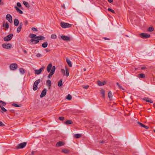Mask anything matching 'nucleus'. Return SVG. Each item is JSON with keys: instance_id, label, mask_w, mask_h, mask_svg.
Here are the masks:
<instances>
[{"instance_id": "obj_1", "label": "nucleus", "mask_w": 155, "mask_h": 155, "mask_svg": "<svg viewBox=\"0 0 155 155\" xmlns=\"http://www.w3.org/2000/svg\"><path fill=\"white\" fill-rule=\"evenodd\" d=\"M29 37L30 38H31L30 41L32 42V44H36L39 42V41L36 40V37H37L36 35L34 34H30Z\"/></svg>"}, {"instance_id": "obj_2", "label": "nucleus", "mask_w": 155, "mask_h": 155, "mask_svg": "<svg viewBox=\"0 0 155 155\" xmlns=\"http://www.w3.org/2000/svg\"><path fill=\"white\" fill-rule=\"evenodd\" d=\"M60 26L63 28H69L71 26V25L64 22H61L60 23Z\"/></svg>"}, {"instance_id": "obj_3", "label": "nucleus", "mask_w": 155, "mask_h": 155, "mask_svg": "<svg viewBox=\"0 0 155 155\" xmlns=\"http://www.w3.org/2000/svg\"><path fill=\"white\" fill-rule=\"evenodd\" d=\"M18 68V65L16 63H12L10 64L9 66L10 69L12 71H15Z\"/></svg>"}, {"instance_id": "obj_4", "label": "nucleus", "mask_w": 155, "mask_h": 155, "mask_svg": "<svg viewBox=\"0 0 155 155\" xmlns=\"http://www.w3.org/2000/svg\"><path fill=\"white\" fill-rule=\"evenodd\" d=\"M13 36V35L12 34H10L6 37H5L4 38V41H10L12 39Z\"/></svg>"}, {"instance_id": "obj_5", "label": "nucleus", "mask_w": 155, "mask_h": 155, "mask_svg": "<svg viewBox=\"0 0 155 155\" xmlns=\"http://www.w3.org/2000/svg\"><path fill=\"white\" fill-rule=\"evenodd\" d=\"M55 70V67L54 66H53L51 70V72L49 74L48 76V78H50L53 74H54V72Z\"/></svg>"}, {"instance_id": "obj_6", "label": "nucleus", "mask_w": 155, "mask_h": 155, "mask_svg": "<svg viewBox=\"0 0 155 155\" xmlns=\"http://www.w3.org/2000/svg\"><path fill=\"white\" fill-rule=\"evenodd\" d=\"M2 47L5 49H8L11 48L12 47V45L11 44H2Z\"/></svg>"}, {"instance_id": "obj_7", "label": "nucleus", "mask_w": 155, "mask_h": 155, "mask_svg": "<svg viewBox=\"0 0 155 155\" xmlns=\"http://www.w3.org/2000/svg\"><path fill=\"white\" fill-rule=\"evenodd\" d=\"M26 143L23 142L18 144L17 146V149H22L24 148L26 145Z\"/></svg>"}, {"instance_id": "obj_8", "label": "nucleus", "mask_w": 155, "mask_h": 155, "mask_svg": "<svg viewBox=\"0 0 155 155\" xmlns=\"http://www.w3.org/2000/svg\"><path fill=\"white\" fill-rule=\"evenodd\" d=\"M140 35L142 38H148L150 37V35L147 33H142L140 34Z\"/></svg>"}, {"instance_id": "obj_9", "label": "nucleus", "mask_w": 155, "mask_h": 155, "mask_svg": "<svg viewBox=\"0 0 155 155\" xmlns=\"http://www.w3.org/2000/svg\"><path fill=\"white\" fill-rule=\"evenodd\" d=\"M45 68V67L43 66L38 70H35V73L36 74H40L41 72L43 71Z\"/></svg>"}, {"instance_id": "obj_10", "label": "nucleus", "mask_w": 155, "mask_h": 155, "mask_svg": "<svg viewBox=\"0 0 155 155\" xmlns=\"http://www.w3.org/2000/svg\"><path fill=\"white\" fill-rule=\"evenodd\" d=\"M6 18L10 23L12 22V17L10 14H7L6 16Z\"/></svg>"}, {"instance_id": "obj_11", "label": "nucleus", "mask_w": 155, "mask_h": 155, "mask_svg": "<svg viewBox=\"0 0 155 155\" xmlns=\"http://www.w3.org/2000/svg\"><path fill=\"white\" fill-rule=\"evenodd\" d=\"M61 38L65 41H70V38L68 36H66L65 35H62L61 36Z\"/></svg>"}, {"instance_id": "obj_12", "label": "nucleus", "mask_w": 155, "mask_h": 155, "mask_svg": "<svg viewBox=\"0 0 155 155\" xmlns=\"http://www.w3.org/2000/svg\"><path fill=\"white\" fill-rule=\"evenodd\" d=\"M47 90L46 89H44L42 91L41 94H40V97H42L45 96L46 94Z\"/></svg>"}, {"instance_id": "obj_13", "label": "nucleus", "mask_w": 155, "mask_h": 155, "mask_svg": "<svg viewBox=\"0 0 155 155\" xmlns=\"http://www.w3.org/2000/svg\"><path fill=\"white\" fill-rule=\"evenodd\" d=\"M142 99L147 102H150L151 103H153V101L151 99H150L149 97H144Z\"/></svg>"}, {"instance_id": "obj_14", "label": "nucleus", "mask_w": 155, "mask_h": 155, "mask_svg": "<svg viewBox=\"0 0 155 155\" xmlns=\"http://www.w3.org/2000/svg\"><path fill=\"white\" fill-rule=\"evenodd\" d=\"M64 142L62 141H60L56 143V147H59L63 146L64 145Z\"/></svg>"}, {"instance_id": "obj_15", "label": "nucleus", "mask_w": 155, "mask_h": 155, "mask_svg": "<svg viewBox=\"0 0 155 155\" xmlns=\"http://www.w3.org/2000/svg\"><path fill=\"white\" fill-rule=\"evenodd\" d=\"M36 38V40L38 41L43 40H44L45 38L44 36L41 35L37 36Z\"/></svg>"}, {"instance_id": "obj_16", "label": "nucleus", "mask_w": 155, "mask_h": 155, "mask_svg": "<svg viewBox=\"0 0 155 155\" xmlns=\"http://www.w3.org/2000/svg\"><path fill=\"white\" fill-rule=\"evenodd\" d=\"M66 61L69 67H72V63L70 60L68 58H66Z\"/></svg>"}, {"instance_id": "obj_17", "label": "nucleus", "mask_w": 155, "mask_h": 155, "mask_svg": "<svg viewBox=\"0 0 155 155\" xmlns=\"http://www.w3.org/2000/svg\"><path fill=\"white\" fill-rule=\"evenodd\" d=\"M52 65L51 63L49 64L48 65L47 68V69L48 72H50L51 68H52Z\"/></svg>"}, {"instance_id": "obj_18", "label": "nucleus", "mask_w": 155, "mask_h": 155, "mask_svg": "<svg viewBox=\"0 0 155 155\" xmlns=\"http://www.w3.org/2000/svg\"><path fill=\"white\" fill-rule=\"evenodd\" d=\"M106 82L105 81L103 82H101L100 81H98L97 82V84L99 86H102L104 85Z\"/></svg>"}, {"instance_id": "obj_19", "label": "nucleus", "mask_w": 155, "mask_h": 155, "mask_svg": "<svg viewBox=\"0 0 155 155\" xmlns=\"http://www.w3.org/2000/svg\"><path fill=\"white\" fill-rule=\"evenodd\" d=\"M15 8L16 9L17 12L19 14H22L23 13V12L20 9L18 8L16 6H15Z\"/></svg>"}, {"instance_id": "obj_20", "label": "nucleus", "mask_w": 155, "mask_h": 155, "mask_svg": "<svg viewBox=\"0 0 155 155\" xmlns=\"http://www.w3.org/2000/svg\"><path fill=\"white\" fill-rule=\"evenodd\" d=\"M14 25L15 26H17L19 24V21L17 18H15L14 20Z\"/></svg>"}, {"instance_id": "obj_21", "label": "nucleus", "mask_w": 155, "mask_h": 155, "mask_svg": "<svg viewBox=\"0 0 155 155\" xmlns=\"http://www.w3.org/2000/svg\"><path fill=\"white\" fill-rule=\"evenodd\" d=\"M100 93L102 95V97L104 98L105 97V91L103 89H102L101 90Z\"/></svg>"}, {"instance_id": "obj_22", "label": "nucleus", "mask_w": 155, "mask_h": 155, "mask_svg": "<svg viewBox=\"0 0 155 155\" xmlns=\"http://www.w3.org/2000/svg\"><path fill=\"white\" fill-rule=\"evenodd\" d=\"M70 151L67 149H63L62 150L61 152L65 154H68L69 153Z\"/></svg>"}, {"instance_id": "obj_23", "label": "nucleus", "mask_w": 155, "mask_h": 155, "mask_svg": "<svg viewBox=\"0 0 155 155\" xmlns=\"http://www.w3.org/2000/svg\"><path fill=\"white\" fill-rule=\"evenodd\" d=\"M46 83L48 86L49 88H50L51 86V82L50 80H48L46 81Z\"/></svg>"}, {"instance_id": "obj_24", "label": "nucleus", "mask_w": 155, "mask_h": 155, "mask_svg": "<svg viewBox=\"0 0 155 155\" xmlns=\"http://www.w3.org/2000/svg\"><path fill=\"white\" fill-rule=\"evenodd\" d=\"M81 135L80 134H76L74 136V137L76 138H78L81 137Z\"/></svg>"}, {"instance_id": "obj_25", "label": "nucleus", "mask_w": 155, "mask_h": 155, "mask_svg": "<svg viewBox=\"0 0 155 155\" xmlns=\"http://www.w3.org/2000/svg\"><path fill=\"white\" fill-rule=\"evenodd\" d=\"M48 45V42H45L42 44V46L43 48H46V47H47Z\"/></svg>"}, {"instance_id": "obj_26", "label": "nucleus", "mask_w": 155, "mask_h": 155, "mask_svg": "<svg viewBox=\"0 0 155 155\" xmlns=\"http://www.w3.org/2000/svg\"><path fill=\"white\" fill-rule=\"evenodd\" d=\"M3 26L5 27V28H6V29H5V30H7V29L9 27V25L8 23L6 22L5 24V22H4V23L3 25Z\"/></svg>"}, {"instance_id": "obj_27", "label": "nucleus", "mask_w": 155, "mask_h": 155, "mask_svg": "<svg viewBox=\"0 0 155 155\" xmlns=\"http://www.w3.org/2000/svg\"><path fill=\"white\" fill-rule=\"evenodd\" d=\"M24 5L28 8H29L30 7V5L28 4V3L24 1L23 2Z\"/></svg>"}, {"instance_id": "obj_28", "label": "nucleus", "mask_w": 155, "mask_h": 155, "mask_svg": "<svg viewBox=\"0 0 155 155\" xmlns=\"http://www.w3.org/2000/svg\"><path fill=\"white\" fill-rule=\"evenodd\" d=\"M20 73L22 74H23L25 73V70L23 68H20L19 69Z\"/></svg>"}, {"instance_id": "obj_29", "label": "nucleus", "mask_w": 155, "mask_h": 155, "mask_svg": "<svg viewBox=\"0 0 155 155\" xmlns=\"http://www.w3.org/2000/svg\"><path fill=\"white\" fill-rule=\"evenodd\" d=\"M138 77L139 78H144L145 77V75L143 74H140L138 75Z\"/></svg>"}, {"instance_id": "obj_30", "label": "nucleus", "mask_w": 155, "mask_h": 155, "mask_svg": "<svg viewBox=\"0 0 155 155\" xmlns=\"http://www.w3.org/2000/svg\"><path fill=\"white\" fill-rule=\"evenodd\" d=\"M65 123L67 125L71 124L72 123V122L71 120H67L65 122Z\"/></svg>"}, {"instance_id": "obj_31", "label": "nucleus", "mask_w": 155, "mask_h": 155, "mask_svg": "<svg viewBox=\"0 0 155 155\" xmlns=\"http://www.w3.org/2000/svg\"><path fill=\"white\" fill-rule=\"evenodd\" d=\"M40 81L41 80L40 79H38L35 82L34 84L38 86V84Z\"/></svg>"}, {"instance_id": "obj_32", "label": "nucleus", "mask_w": 155, "mask_h": 155, "mask_svg": "<svg viewBox=\"0 0 155 155\" xmlns=\"http://www.w3.org/2000/svg\"><path fill=\"white\" fill-rule=\"evenodd\" d=\"M66 99L69 100H71L72 99L71 96L70 94H68L66 97Z\"/></svg>"}, {"instance_id": "obj_33", "label": "nucleus", "mask_w": 155, "mask_h": 155, "mask_svg": "<svg viewBox=\"0 0 155 155\" xmlns=\"http://www.w3.org/2000/svg\"><path fill=\"white\" fill-rule=\"evenodd\" d=\"M62 85V80L61 79L60 80V81H59V82L58 83V86L59 87H61Z\"/></svg>"}, {"instance_id": "obj_34", "label": "nucleus", "mask_w": 155, "mask_h": 155, "mask_svg": "<svg viewBox=\"0 0 155 155\" xmlns=\"http://www.w3.org/2000/svg\"><path fill=\"white\" fill-rule=\"evenodd\" d=\"M0 107L1 109L3 111V112H6L7 111V110L4 108V107L2 106L1 105H0Z\"/></svg>"}, {"instance_id": "obj_35", "label": "nucleus", "mask_w": 155, "mask_h": 155, "mask_svg": "<svg viewBox=\"0 0 155 155\" xmlns=\"http://www.w3.org/2000/svg\"><path fill=\"white\" fill-rule=\"evenodd\" d=\"M38 88L37 85L34 84L33 86V90L34 91H36Z\"/></svg>"}, {"instance_id": "obj_36", "label": "nucleus", "mask_w": 155, "mask_h": 155, "mask_svg": "<svg viewBox=\"0 0 155 155\" xmlns=\"http://www.w3.org/2000/svg\"><path fill=\"white\" fill-rule=\"evenodd\" d=\"M66 73L65 75L67 77H68L69 75V72L68 70V69L67 68H66Z\"/></svg>"}, {"instance_id": "obj_37", "label": "nucleus", "mask_w": 155, "mask_h": 155, "mask_svg": "<svg viewBox=\"0 0 155 155\" xmlns=\"http://www.w3.org/2000/svg\"><path fill=\"white\" fill-rule=\"evenodd\" d=\"M108 96L109 98L112 97V94L111 91H109L108 94Z\"/></svg>"}, {"instance_id": "obj_38", "label": "nucleus", "mask_w": 155, "mask_h": 155, "mask_svg": "<svg viewBox=\"0 0 155 155\" xmlns=\"http://www.w3.org/2000/svg\"><path fill=\"white\" fill-rule=\"evenodd\" d=\"M22 27L18 26V27L17 28V32L18 33H19L21 31Z\"/></svg>"}, {"instance_id": "obj_39", "label": "nucleus", "mask_w": 155, "mask_h": 155, "mask_svg": "<svg viewBox=\"0 0 155 155\" xmlns=\"http://www.w3.org/2000/svg\"><path fill=\"white\" fill-rule=\"evenodd\" d=\"M12 105L14 107H20L21 106V105H18L15 103L13 104H12Z\"/></svg>"}, {"instance_id": "obj_40", "label": "nucleus", "mask_w": 155, "mask_h": 155, "mask_svg": "<svg viewBox=\"0 0 155 155\" xmlns=\"http://www.w3.org/2000/svg\"><path fill=\"white\" fill-rule=\"evenodd\" d=\"M51 38L53 39H55L57 38L56 35L54 34H52L51 35Z\"/></svg>"}, {"instance_id": "obj_41", "label": "nucleus", "mask_w": 155, "mask_h": 155, "mask_svg": "<svg viewBox=\"0 0 155 155\" xmlns=\"http://www.w3.org/2000/svg\"><path fill=\"white\" fill-rule=\"evenodd\" d=\"M153 30H154V28L152 27H150L148 28V31H150V32L153 31Z\"/></svg>"}, {"instance_id": "obj_42", "label": "nucleus", "mask_w": 155, "mask_h": 155, "mask_svg": "<svg viewBox=\"0 0 155 155\" xmlns=\"http://www.w3.org/2000/svg\"><path fill=\"white\" fill-rule=\"evenodd\" d=\"M108 11L110 12L113 13H115V11L113 9L110 8H108L107 9Z\"/></svg>"}, {"instance_id": "obj_43", "label": "nucleus", "mask_w": 155, "mask_h": 155, "mask_svg": "<svg viewBox=\"0 0 155 155\" xmlns=\"http://www.w3.org/2000/svg\"><path fill=\"white\" fill-rule=\"evenodd\" d=\"M61 72L63 73L64 75H65V72L64 69H61Z\"/></svg>"}, {"instance_id": "obj_44", "label": "nucleus", "mask_w": 155, "mask_h": 155, "mask_svg": "<svg viewBox=\"0 0 155 155\" xmlns=\"http://www.w3.org/2000/svg\"><path fill=\"white\" fill-rule=\"evenodd\" d=\"M2 103V106H5V105L6 104L5 102L2 101H0V103Z\"/></svg>"}, {"instance_id": "obj_45", "label": "nucleus", "mask_w": 155, "mask_h": 155, "mask_svg": "<svg viewBox=\"0 0 155 155\" xmlns=\"http://www.w3.org/2000/svg\"><path fill=\"white\" fill-rule=\"evenodd\" d=\"M17 5L19 8H21V3L18 2L17 3Z\"/></svg>"}, {"instance_id": "obj_46", "label": "nucleus", "mask_w": 155, "mask_h": 155, "mask_svg": "<svg viewBox=\"0 0 155 155\" xmlns=\"http://www.w3.org/2000/svg\"><path fill=\"white\" fill-rule=\"evenodd\" d=\"M31 29L32 31H38V30L37 29V28H35V27H33V28H32Z\"/></svg>"}, {"instance_id": "obj_47", "label": "nucleus", "mask_w": 155, "mask_h": 155, "mask_svg": "<svg viewBox=\"0 0 155 155\" xmlns=\"http://www.w3.org/2000/svg\"><path fill=\"white\" fill-rule=\"evenodd\" d=\"M5 124L3 123L0 121V126L3 127L5 126Z\"/></svg>"}, {"instance_id": "obj_48", "label": "nucleus", "mask_w": 155, "mask_h": 155, "mask_svg": "<svg viewBox=\"0 0 155 155\" xmlns=\"http://www.w3.org/2000/svg\"><path fill=\"white\" fill-rule=\"evenodd\" d=\"M142 127L145 128L146 129H148L149 128V127L148 126H146L144 124Z\"/></svg>"}, {"instance_id": "obj_49", "label": "nucleus", "mask_w": 155, "mask_h": 155, "mask_svg": "<svg viewBox=\"0 0 155 155\" xmlns=\"http://www.w3.org/2000/svg\"><path fill=\"white\" fill-rule=\"evenodd\" d=\"M137 123L138 124H139L141 127H142V126L143 125V124L140 122H137Z\"/></svg>"}, {"instance_id": "obj_50", "label": "nucleus", "mask_w": 155, "mask_h": 155, "mask_svg": "<svg viewBox=\"0 0 155 155\" xmlns=\"http://www.w3.org/2000/svg\"><path fill=\"white\" fill-rule=\"evenodd\" d=\"M59 119L61 120H63L64 119V118L63 117H60Z\"/></svg>"}, {"instance_id": "obj_51", "label": "nucleus", "mask_w": 155, "mask_h": 155, "mask_svg": "<svg viewBox=\"0 0 155 155\" xmlns=\"http://www.w3.org/2000/svg\"><path fill=\"white\" fill-rule=\"evenodd\" d=\"M89 87V86L88 85L84 86L83 87V88L87 89Z\"/></svg>"}, {"instance_id": "obj_52", "label": "nucleus", "mask_w": 155, "mask_h": 155, "mask_svg": "<svg viewBox=\"0 0 155 155\" xmlns=\"http://www.w3.org/2000/svg\"><path fill=\"white\" fill-rule=\"evenodd\" d=\"M118 87L119 88L123 90H124V89L120 85Z\"/></svg>"}, {"instance_id": "obj_53", "label": "nucleus", "mask_w": 155, "mask_h": 155, "mask_svg": "<svg viewBox=\"0 0 155 155\" xmlns=\"http://www.w3.org/2000/svg\"><path fill=\"white\" fill-rule=\"evenodd\" d=\"M22 26H23L22 23V22H20L19 23V26L21 27H22Z\"/></svg>"}, {"instance_id": "obj_54", "label": "nucleus", "mask_w": 155, "mask_h": 155, "mask_svg": "<svg viewBox=\"0 0 155 155\" xmlns=\"http://www.w3.org/2000/svg\"><path fill=\"white\" fill-rule=\"evenodd\" d=\"M24 24L25 25H26L28 24V22L27 21H25Z\"/></svg>"}, {"instance_id": "obj_55", "label": "nucleus", "mask_w": 155, "mask_h": 155, "mask_svg": "<svg viewBox=\"0 0 155 155\" xmlns=\"http://www.w3.org/2000/svg\"><path fill=\"white\" fill-rule=\"evenodd\" d=\"M103 38L104 39L106 40H110V39L109 38H107L103 37Z\"/></svg>"}, {"instance_id": "obj_56", "label": "nucleus", "mask_w": 155, "mask_h": 155, "mask_svg": "<svg viewBox=\"0 0 155 155\" xmlns=\"http://www.w3.org/2000/svg\"><path fill=\"white\" fill-rule=\"evenodd\" d=\"M36 56L38 57H40L41 56V55L40 53H38V54H37Z\"/></svg>"}, {"instance_id": "obj_57", "label": "nucleus", "mask_w": 155, "mask_h": 155, "mask_svg": "<svg viewBox=\"0 0 155 155\" xmlns=\"http://www.w3.org/2000/svg\"><path fill=\"white\" fill-rule=\"evenodd\" d=\"M45 50L47 52H49L50 51V50L49 49H45Z\"/></svg>"}, {"instance_id": "obj_58", "label": "nucleus", "mask_w": 155, "mask_h": 155, "mask_svg": "<svg viewBox=\"0 0 155 155\" xmlns=\"http://www.w3.org/2000/svg\"><path fill=\"white\" fill-rule=\"evenodd\" d=\"M3 3L2 2V0H0V5H3Z\"/></svg>"}, {"instance_id": "obj_59", "label": "nucleus", "mask_w": 155, "mask_h": 155, "mask_svg": "<svg viewBox=\"0 0 155 155\" xmlns=\"http://www.w3.org/2000/svg\"><path fill=\"white\" fill-rule=\"evenodd\" d=\"M146 68L145 67H142L141 68V69L142 70H143L145 69Z\"/></svg>"}, {"instance_id": "obj_60", "label": "nucleus", "mask_w": 155, "mask_h": 155, "mask_svg": "<svg viewBox=\"0 0 155 155\" xmlns=\"http://www.w3.org/2000/svg\"><path fill=\"white\" fill-rule=\"evenodd\" d=\"M109 2L111 3L113 2V0H108Z\"/></svg>"}, {"instance_id": "obj_61", "label": "nucleus", "mask_w": 155, "mask_h": 155, "mask_svg": "<svg viewBox=\"0 0 155 155\" xmlns=\"http://www.w3.org/2000/svg\"><path fill=\"white\" fill-rule=\"evenodd\" d=\"M23 52L25 54H27V51L26 50H24L23 51Z\"/></svg>"}, {"instance_id": "obj_62", "label": "nucleus", "mask_w": 155, "mask_h": 155, "mask_svg": "<svg viewBox=\"0 0 155 155\" xmlns=\"http://www.w3.org/2000/svg\"><path fill=\"white\" fill-rule=\"evenodd\" d=\"M62 7L63 8H65V5H63L62 6Z\"/></svg>"}, {"instance_id": "obj_63", "label": "nucleus", "mask_w": 155, "mask_h": 155, "mask_svg": "<svg viewBox=\"0 0 155 155\" xmlns=\"http://www.w3.org/2000/svg\"><path fill=\"white\" fill-rule=\"evenodd\" d=\"M118 86L120 84H119V83L118 82H117L116 84Z\"/></svg>"}, {"instance_id": "obj_64", "label": "nucleus", "mask_w": 155, "mask_h": 155, "mask_svg": "<svg viewBox=\"0 0 155 155\" xmlns=\"http://www.w3.org/2000/svg\"><path fill=\"white\" fill-rule=\"evenodd\" d=\"M101 143H103L104 142L103 141H101L100 142Z\"/></svg>"}]
</instances>
